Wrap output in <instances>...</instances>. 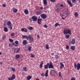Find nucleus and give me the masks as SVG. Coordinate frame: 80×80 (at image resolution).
Instances as JSON below:
<instances>
[{"label":"nucleus","mask_w":80,"mask_h":80,"mask_svg":"<svg viewBox=\"0 0 80 80\" xmlns=\"http://www.w3.org/2000/svg\"><path fill=\"white\" fill-rule=\"evenodd\" d=\"M54 68V66L52 64V62H50V63H47L46 65H44V68L45 69H53Z\"/></svg>","instance_id":"nucleus-1"},{"label":"nucleus","mask_w":80,"mask_h":80,"mask_svg":"<svg viewBox=\"0 0 80 80\" xmlns=\"http://www.w3.org/2000/svg\"><path fill=\"white\" fill-rule=\"evenodd\" d=\"M64 34H69L71 35V30L69 28L67 29L66 30H64L63 31Z\"/></svg>","instance_id":"nucleus-2"},{"label":"nucleus","mask_w":80,"mask_h":80,"mask_svg":"<svg viewBox=\"0 0 80 80\" xmlns=\"http://www.w3.org/2000/svg\"><path fill=\"white\" fill-rule=\"evenodd\" d=\"M74 68L76 69L77 68V70H79L80 69V64L79 63H78V64H76V63H74Z\"/></svg>","instance_id":"nucleus-3"},{"label":"nucleus","mask_w":80,"mask_h":80,"mask_svg":"<svg viewBox=\"0 0 80 80\" xmlns=\"http://www.w3.org/2000/svg\"><path fill=\"white\" fill-rule=\"evenodd\" d=\"M31 18L33 22H36L38 20V17L35 16L32 17Z\"/></svg>","instance_id":"nucleus-4"},{"label":"nucleus","mask_w":80,"mask_h":80,"mask_svg":"<svg viewBox=\"0 0 80 80\" xmlns=\"http://www.w3.org/2000/svg\"><path fill=\"white\" fill-rule=\"evenodd\" d=\"M30 42H32L33 41V38L31 37L30 35H29L28 36V39Z\"/></svg>","instance_id":"nucleus-5"},{"label":"nucleus","mask_w":80,"mask_h":80,"mask_svg":"<svg viewBox=\"0 0 80 80\" xmlns=\"http://www.w3.org/2000/svg\"><path fill=\"white\" fill-rule=\"evenodd\" d=\"M41 16L42 18L43 19H45L47 18L46 15L44 13L41 15Z\"/></svg>","instance_id":"nucleus-6"},{"label":"nucleus","mask_w":80,"mask_h":80,"mask_svg":"<svg viewBox=\"0 0 80 80\" xmlns=\"http://www.w3.org/2000/svg\"><path fill=\"white\" fill-rule=\"evenodd\" d=\"M22 38H25L27 40H28V36L26 35H22Z\"/></svg>","instance_id":"nucleus-7"},{"label":"nucleus","mask_w":80,"mask_h":80,"mask_svg":"<svg viewBox=\"0 0 80 80\" xmlns=\"http://www.w3.org/2000/svg\"><path fill=\"white\" fill-rule=\"evenodd\" d=\"M72 41H71V43L72 44H74L75 43V39H72Z\"/></svg>","instance_id":"nucleus-8"},{"label":"nucleus","mask_w":80,"mask_h":80,"mask_svg":"<svg viewBox=\"0 0 80 80\" xmlns=\"http://www.w3.org/2000/svg\"><path fill=\"white\" fill-rule=\"evenodd\" d=\"M7 25L8 26H12V23L10 21H9L7 23Z\"/></svg>","instance_id":"nucleus-9"},{"label":"nucleus","mask_w":80,"mask_h":80,"mask_svg":"<svg viewBox=\"0 0 80 80\" xmlns=\"http://www.w3.org/2000/svg\"><path fill=\"white\" fill-rule=\"evenodd\" d=\"M28 42H27V41L26 40H24L22 42V44L23 45H26L27 44H28Z\"/></svg>","instance_id":"nucleus-10"},{"label":"nucleus","mask_w":80,"mask_h":80,"mask_svg":"<svg viewBox=\"0 0 80 80\" xmlns=\"http://www.w3.org/2000/svg\"><path fill=\"white\" fill-rule=\"evenodd\" d=\"M42 14L41 12L40 11H36V14L37 15H40Z\"/></svg>","instance_id":"nucleus-11"},{"label":"nucleus","mask_w":80,"mask_h":80,"mask_svg":"<svg viewBox=\"0 0 80 80\" xmlns=\"http://www.w3.org/2000/svg\"><path fill=\"white\" fill-rule=\"evenodd\" d=\"M48 72H49L48 70H47L46 71V72L45 73V74L44 76L45 77H47L48 76Z\"/></svg>","instance_id":"nucleus-12"},{"label":"nucleus","mask_w":80,"mask_h":80,"mask_svg":"<svg viewBox=\"0 0 80 80\" xmlns=\"http://www.w3.org/2000/svg\"><path fill=\"white\" fill-rule=\"evenodd\" d=\"M42 20V19H38V23L39 25H40L41 24Z\"/></svg>","instance_id":"nucleus-13"},{"label":"nucleus","mask_w":80,"mask_h":80,"mask_svg":"<svg viewBox=\"0 0 80 80\" xmlns=\"http://www.w3.org/2000/svg\"><path fill=\"white\" fill-rule=\"evenodd\" d=\"M68 4L70 6V7H72L73 6L72 4V3L70 1H68Z\"/></svg>","instance_id":"nucleus-14"},{"label":"nucleus","mask_w":80,"mask_h":80,"mask_svg":"<svg viewBox=\"0 0 80 80\" xmlns=\"http://www.w3.org/2000/svg\"><path fill=\"white\" fill-rule=\"evenodd\" d=\"M3 30L4 31L6 32H7L8 31V28H7L6 27H5L4 28Z\"/></svg>","instance_id":"nucleus-15"},{"label":"nucleus","mask_w":80,"mask_h":80,"mask_svg":"<svg viewBox=\"0 0 80 80\" xmlns=\"http://www.w3.org/2000/svg\"><path fill=\"white\" fill-rule=\"evenodd\" d=\"M24 13L26 14H28L29 11L28 9H25L24 11Z\"/></svg>","instance_id":"nucleus-16"},{"label":"nucleus","mask_w":80,"mask_h":80,"mask_svg":"<svg viewBox=\"0 0 80 80\" xmlns=\"http://www.w3.org/2000/svg\"><path fill=\"white\" fill-rule=\"evenodd\" d=\"M15 44H16V45H15V47H17L18 46V44L19 43V42L18 41H15Z\"/></svg>","instance_id":"nucleus-17"},{"label":"nucleus","mask_w":80,"mask_h":80,"mask_svg":"<svg viewBox=\"0 0 80 80\" xmlns=\"http://www.w3.org/2000/svg\"><path fill=\"white\" fill-rule=\"evenodd\" d=\"M60 66L59 67V68L60 69H62V67H64V64H62V63H60Z\"/></svg>","instance_id":"nucleus-18"},{"label":"nucleus","mask_w":80,"mask_h":80,"mask_svg":"<svg viewBox=\"0 0 80 80\" xmlns=\"http://www.w3.org/2000/svg\"><path fill=\"white\" fill-rule=\"evenodd\" d=\"M43 61H42L41 63H40V68H42L43 66Z\"/></svg>","instance_id":"nucleus-19"},{"label":"nucleus","mask_w":80,"mask_h":80,"mask_svg":"<svg viewBox=\"0 0 80 80\" xmlns=\"http://www.w3.org/2000/svg\"><path fill=\"white\" fill-rule=\"evenodd\" d=\"M32 78V76H27V80H29Z\"/></svg>","instance_id":"nucleus-20"},{"label":"nucleus","mask_w":80,"mask_h":80,"mask_svg":"<svg viewBox=\"0 0 80 80\" xmlns=\"http://www.w3.org/2000/svg\"><path fill=\"white\" fill-rule=\"evenodd\" d=\"M13 11H12L13 12H15L16 13L17 12H18V9H17L16 8H13Z\"/></svg>","instance_id":"nucleus-21"},{"label":"nucleus","mask_w":80,"mask_h":80,"mask_svg":"<svg viewBox=\"0 0 80 80\" xmlns=\"http://www.w3.org/2000/svg\"><path fill=\"white\" fill-rule=\"evenodd\" d=\"M66 38V39H68L70 38V35L69 34H67L65 36Z\"/></svg>","instance_id":"nucleus-22"},{"label":"nucleus","mask_w":80,"mask_h":80,"mask_svg":"<svg viewBox=\"0 0 80 80\" xmlns=\"http://www.w3.org/2000/svg\"><path fill=\"white\" fill-rule=\"evenodd\" d=\"M55 71L54 70H51V73L52 74H54L55 73Z\"/></svg>","instance_id":"nucleus-23"},{"label":"nucleus","mask_w":80,"mask_h":80,"mask_svg":"<svg viewBox=\"0 0 80 80\" xmlns=\"http://www.w3.org/2000/svg\"><path fill=\"white\" fill-rule=\"evenodd\" d=\"M11 37L12 38H13L15 37V34L14 33H12L11 34Z\"/></svg>","instance_id":"nucleus-24"},{"label":"nucleus","mask_w":80,"mask_h":80,"mask_svg":"<svg viewBox=\"0 0 80 80\" xmlns=\"http://www.w3.org/2000/svg\"><path fill=\"white\" fill-rule=\"evenodd\" d=\"M15 57L17 59H19V58L20 57V56L18 54H17L15 56Z\"/></svg>","instance_id":"nucleus-25"},{"label":"nucleus","mask_w":80,"mask_h":80,"mask_svg":"<svg viewBox=\"0 0 80 80\" xmlns=\"http://www.w3.org/2000/svg\"><path fill=\"white\" fill-rule=\"evenodd\" d=\"M32 47L31 46H29L28 47V51H30L31 50V49L32 48Z\"/></svg>","instance_id":"nucleus-26"},{"label":"nucleus","mask_w":80,"mask_h":80,"mask_svg":"<svg viewBox=\"0 0 80 80\" xmlns=\"http://www.w3.org/2000/svg\"><path fill=\"white\" fill-rule=\"evenodd\" d=\"M61 25H62L58 24V23H56L55 24V26L56 27H57L58 26H60Z\"/></svg>","instance_id":"nucleus-27"},{"label":"nucleus","mask_w":80,"mask_h":80,"mask_svg":"<svg viewBox=\"0 0 80 80\" xmlns=\"http://www.w3.org/2000/svg\"><path fill=\"white\" fill-rule=\"evenodd\" d=\"M47 0H43V3L45 5H46L47 4Z\"/></svg>","instance_id":"nucleus-28"},{"label":"nucleus","mask_w":80,"mask_h":80,"mask_svg":"<svg viewBox=\"0 0 80 80\" xmlns=\"http://www.w3.org/2000/svg\"><path fill=\"white\" fill-rule=\"evenodd\" d=\"M28 29H29V30H31L33 29V28L30 26H29V28H27Z\"/></svg>","instance_id":"nucleus-29"},{"label":"nucleus","mask_w":80,"mask_h":80,"mask_svg":"<svg viewBox=\"0 0 80 80\" xmlns=\"http://www.w3.org/2000/svg\"><path fill=\"white\" fill-rule=\"evenodd\" d=\"M15 74H13L12 75V77L11 78H12V79H15Z\"/></svg>","instance_id":"nucleus-30"},{"label":"nucleus","mask_w":80,"mask_h":80,"mask_svg":"<svg viewBox=\"0 0 80 80\" xmlns=\"http://www.w3.org/2000/svg\"><path fill=\"white\" fill-rule=\"evenodd\" d=\"M78 12H76L74 13V16H75L76 17H78Z\"/></svg>","instance_id":"nucleus-31"},{"label":"nucleus","mask_w":80,"mask_h":80,"mask_svg":"<svg viewBox=\"0 0 80 80\" xmlns=\"http://www.w3.org/2000/svg\"><path fill=\"white\" fill-rule=\"evenodd\" d=\"M71 48L72 50H75V47L74 46H72V47H71Z\"/></svg>","instance_id":"nucleus-32"},{"label":"nucleus","mask_w":80,"mask_h":80,"mask_svg":"<svg viewBox=\"0 0 80 80\" xmlns=\"http://www.w3.org/2000/svg\"><path fill=\"white\" fill-rule=\"evenodd\" d=\"M55 11L56 12H59V8H57V9L55 10Z\"/></svg>","instance_id":"nucleus-33"},{"label":"nucleus","mask_w":80,"mask_h":80,"mask_svg":"<svg viewBox=\"0 0 80 80\" xmlns=\"http://www.w3.org/2000/svg\"><path fill=\"white\" fill-rule=\"evenodd\" d=\"M66 50H68V49H69V46L68 45H67L66 46Z\"/></svg>","instance_id":"nucleus-34"},{"label":"nucleus","mask_w":80,"mask_h":80,"mask_svg":"<svg viewBox=\"0 0 80 80\" xmlns=\"http://www.w3.org/2000/svg\"><path fill=\"white\" fill-rule=\"evenodd\" d=\"M23 70L24 71L26 72L27 71V67H24L23 68Z\"/></svg>","instance_id":"nucleus-35"},{"label":"nucleus","mask_w":80,"mask_h":80,"mask_svg":"<svg viewBox=\"0 0 80 80\" xmlns=\"http://www.w3.org/2000/svg\"><path fill=\"white\" fill-rule=\"evenodd\" d=\"M12 70V71L13 72H15L16 71V69H15V68H11Z\"/></svg>","instance_id":"nucleus-36"},{"label":"nucleus","mask_w":80,"mask_h":80,"mask_svg":"<svg viewBox=\"0 0 80 80\" xmlns=\"http://www.w3.org/2000/svg\"><path fill=\"white\" fill-rule=\"evenodd\" d=\"M77 1H76V0H72V2L73 3H76L77 2Z\"/></svg>","instance_id":"nucleus-37"},{"label":"nucleus","mask_w":80,"mask_h":80,"mask_svg":"<svg viewBox=\"0 0 80 80\" xmlns=\"http://www.w3.org/2000/svg\"><path fill=\"white\" fill-rule=\"evenodd\" d=\"M6 37V35H4L2 38V40H4Z\"/></svg>","instance_id":"nucleus-38"},{"label":"nucleus","mask_w":80,"mask_h":80,"mask_svg":"<svg viewBox=\"0 0 80 80\" xmlns=\"http://www.w3.org/2000/svg\"><path fill=\"white\" fill-rule=\"evenodd\" d=\"M46 48L47 49H49L48 47V44H47L46 45Z\"/></svg>","instance_id":"nucleus-39"},{"label":"nucleus","mask_w":80,"mask_h":80,"mask_svg":"<svg viewBox=\"0 0 80 80\" xmlns=\"http://www.w3.org/2000/svg\"><path fill=\"white\" fill-rule=\"evenodd\" d=\"M30 57L32 58L35 57V55L33 54H31Z\"/></svg>","instance_id":"nucleus-40"},{"label":"nucleus","mask_w":80,"mask_h":80,"mask_svg":"<svg viewBox=\"0 0 80 80\" xmlns=\"http://www.w3.org/2000/svg\"><path fill=\"white\" fill-rule=\"evenodd\" d=\"M24 32H28L27 29L26 28H25Z\"/></svg>","instance_id":"nucleus-41"},{"label":"nucleus","mask_w":80,"mask_h":80,"mask_svg":"<svg viewBox=\"0 0 80 80\" xmlns=\"http://www.w3.org/2000/svg\"><path fill=\"white\" fill-rule=\"evenodd\" d=\"M17 51L16 52L17 53L18 52H19V51H20V48H18L17 49Z\"/></svg>","instance_id":"nucleus-42"},{"label":"nucleus","mask_w":80,"mask_h":80,"mask_svg":"<svg viewBox=\"0 0 80 80\" xmlns=\"http://www.w3.org/2000/svg\"><path fill=\"white\" fill-rule=\"evenodd\" d=\"M9 40L10 42H13V40L11 39H9Z\"/></svg>","instance_id":"nucleus-43"},{"label":"nucleus","mask_w":80,"mask_h":80,"mask_svg":"<svg viewBox=\"0 0 80 80\" xmlns=\"http://www.w3.org/2000/svg\"><path fill=\"white\" fill-rule=\"evenodd\" d=\"M52 2H56L55 0H50Z\"/></svg>","instance_id":"nucleus-44"},{"label":"nucleus","mask_w":80,"mask_h":80,"mask_svg":"<svg viewBox=\"0 0 80 80\" xmlns=\"http://www.w3.org/2000/svg\"><path fill=\"white\" fill-rule=\"evenodd\" d=\"M67 11H64L63 12V14L64 15H67Z\"/></svg>","instance_id":"nucleus-45"},{"label":"nucleus","mask_w":80,"mask_h":80,"mask_svg":"<svg viewBox=\"0 0 80 80\" xmlns=\"http://www.w3.org/2000/svg\"><path fill=\"white\" fill-rule=\"evenodd\" d=\"M58 74H59V77H61V72H58Z\"/></svg>","instance_id":"nucleus-46"},{"label":"nucleus","mask_w":80,"mask_h":80,"mask_svg":"<svg viewBox=\"0 0 80 80\" xmlns=\"http://www.w3.org/2000/svg\"><path fill=\"white\" fill-rule=\"evenodd\" d=\"M8 80H13V79L12 78H8Z\"/></svg>","instance_id":"nucleus-47"},{"label":"nucleus","mask_w":80,"mask_h":80,"mask_svg":"<svg viewBox=\"0 0 80 80\" xmlns=\"http://www.w3.org/2000/svg\"><path fill=\"white\" fill-rule=\"evenodd\" d=\"M76 80V79L75 78L72 77V78L71 80Z\"/></svg>","instance_id":"nucleus-48"},{"label":"nucleus","mask_w":80,"mask_h":80,"mask_svg":"<svg viewBox=\"0 0 80 80\" xmlns=\"http://www.w3.org/2000/svg\"><path fill=\"white\" fill-rule=\"evenodd\" d=\"M24 29H25V28H21V31H22V32H24Z\"/></svg>","instance_id":"nucleus-49"},{"label":"nucleus","mask_w":80,"mask_h":80,"mask_svg":"<svg viewBox=\"0 0 80 80\" xmlns=\"http://www.w3.org/2000/svg\"><path fill=\"white\" fill-rule=\"evenodd\" d=\"M55 57H56V59H57L59 57L58 55H56Z\"/></svg>","instance_id":"nucleus-50"},{"label":"nucleus","mask_w":80,"mask_h":80,"mask_svg":"<svg viewBox=\"0 0 80 80\" xmlns=\"http://www.w3.org/2000/svg\"><path fill=\"white\" fill-rule=\"evenodd\" d=\"M41 76L42 77H44V76H45V75H44V73H42L41 74Z\"/></svg>","instance_id":"nucleus-51"},{"label":"nucleus","mask_w":80,"mask_h":80,"mask_svg":"<svg viewBox=\"0 0 80 80\" xmlns=\"http://www.w3.org/2000/svg\"><path fill=\"white\" fill-rule=\"evenodd\" d=\"M6 6V5L5 4H3L2 5V6L3 7H5Z\"/></svg>","instance_id":"nucleus-52"},{"label":"nucleus","mask_w":80,"mask_h":80,"mask_svg":"<svg viewBox=\"0 0 80 80\" xmlns=\"http://www.w3.org/2000/svg\"><path fill=\"white\" fill-rule=\"evenodd\" d=\"M44 27L45 28H47L48 27V26H47L46 25H45L44 26Z\"/></svg>","instance_id":"nucleus-53"},{"label":"nucleus","mask_w":80,"mask_h":80,"mask_svg":"<svg viewBox=\"0 0 80 80\" xmlns=\"http://www.w3.org/2000/svg\"><path fill=\"white\" fill-rule=\"evenodd\" d=\"M60 6L61 7H63V4H61V5H60Z\"/></svg>","instance_id":"nucleus-54"},{"label":"nucleus","mask_w":80,"mask_h":80,"mask_svg":"<svg viewBox=\"0 0 80 80\" xmlns=\"http://www.w3.org/2000/svg\"><path fill=\"white\" fill-rule=\"evenodd\" d=\"M10 29H12V27L11 26H10Z\"/></svg>","instance_id":"nucleus-55"},{"label":"nucleus","mask_w":80,"mask_h":80,"mask_svg":"<svg viewBox=\"0 0 80 80\" xmlns=\"http://www.w3.org/2000/svg\"><path fill=\"white\" fill-rule=\"evenodd\" d=\"M49 8V7L48 6H46V8Z\"/></svg>","instance_id":"nucleus-56"},{"label":"nucleus","mask_w":80,"mask_h":80,"mask_svg":"<svg viewBox=\"0 0 80 80\" xmlns=\"http://www.w3.org/2000/svg\"><path fill=\"white\" fill-rule=\"evenodd\" d=\"M54 55V53H52L51 54V55L52 56H53Z\"/></svg>","instance_id":"nucleus-57"},{"label":"nucleus","mask_w":80,"mask_h":80,"mask_svg":"<svg viewBox=\"0 0 80 80\" xmlns=\"http://www.w3.org/2000/svg\"><path fill=\"white\" fill-rule=\"evenodd\" d=\"M13 50H14V51H13L14 52H15V49L14 48Z\"/></svg>","instance_id":"nucleus-58"},{"label":"nucleus","mask_w":80,"mask_h":80,"mask_svg":"<svg viewBox=\"0 0 80 80\" xmlns=\"http://www.w3.org/2000/svg\"><path fill=\"white\" fill-rule=\"evenodd\" d=\"M40 9H41V10H42L43 9V8L42 7L40 8Z\"/></svg>","instance_id":"nucleus-59"},{"label":"nucleus","mask_w":80,"mask_h":80,"mask_svg":"<svg viewBox=\"0 0 80 80\" xmlns=\"http://www.w3.org/2000/svg\"><path fill=\"white\" fill-rule=\"evenodd\" d=\"M62 19H63V20H64L65 19V18H64L62 17Z\"/></svg>","instance_id":"nucleus-60"},{"label":"nucleus","mask_w":80,"mask_h":80,"mask_svg":"<svg viewBox=\"0 0 80 80\" xmlns=\"http://www.w3.org/2000/svg\"><path fill=\"white\" fill-rule=\"evenodd\" d=\"M12 45H15V46L16 45L15 44V43H12Z\"/></svg>","instance_id":"nucleus-61"},{"label":"nucleus","mask_w":80,"mask_h":80,"mask_svg":"<svg viewBox=\"0 0 80 80\" xmlns=\"http://www.w3.org/2000/svg\"><path fill=\"white\" fill-rule=\"evenodd\" d=\"M37 37L39 38H40V37L38 35L37 36Z\"/></svg>","instance_id":"nucleus-62"},{"label":"nucleus","mask_w":80,"mask_h":80,"mask_svg":"<svg viewBox=\"0 0 80 80\" xmlns=\"http://www.w3.org/2000/svg\"><path fill=\"white\" fill-rule=\"evenodd\" d=\"M36 80H39V79L38 78H37L36 79Z\"/></svg>","instance_id":"nucleus-63"},{"label":"nucleus","mask_w":80,"mask_h":80,"mask_svg":"<svg viewBox=\"0 0 80 80\" xmlns=\"http://www.w3.org/2000/svg\"><path fill=\"white\" fill-rule=\"evenodd\" d=\"M2 54L1 52H0V55H1Z\"/></svg>","instance_id":"nucleus-64"}]
</instances>
